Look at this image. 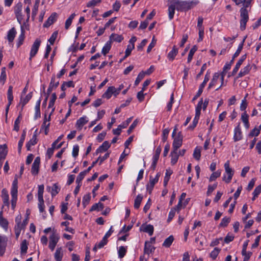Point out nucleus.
Here are the masks:
<instances>
[{
	"label": "nucleus",
	"mask_w": 261,
	"mask_h": 261,
	"mask_svg": "<svg viewBox=\"0 0 261 261\" xmlns=\"http://www.w3.org/2000/svg\"><path fill=\"white\" fill-rule=\"evenodd\" d=\"M140 230L148 233L151 236L153 234L154 228L151 224L142 225L140 227Z\"/></svg>",
	"instance_id": "dca6fc26"
},
{
	"label": "nucleus",
	"mask_w": 261,
	"mask_h": 261,
	"mask_svg": "<svg viewBox=\"0 0 261 261\" xmlns=\"http://www.w3.org/2000/svg\"><path fill=\"white\" fill-rule=\"evenodd\" d=\"M230 221L229 217H225L222 220L221 223L219 224V227H226Z\"/></svg>",
	"instance_id": "37998d69"
},
{
	"label": "nucleus",
	"mask_w": 261,
	"mask_h": 261,
	"mask_svg": "<svg viewBox=\"0 0 261 261\" xmlns=\"http://www.w3.org/2000/svg\"><path fill=\"white\" fill-rule=\"evenodd\" d=\"M7 153V145L6 144L0 145V159L5 160Z\"/></svg>",
	"instance_id": "bb28decb"
},
{
	"label": "nucleus",
	"mask_w": 261,
	"mask_h": 261,
	"mask_svg": "<svg viewBox=\"0 0 261 261\" xmlns=\"http://www.w3.org/2000/svg\"><path fill=\"white\" fill-rule=\"evenodd\" d=\"M144 76L145 73H144V71L140 72L136 79V81L135 82V85L137 86L141 81V80L144 78Z\"/></svg>",
	"instance_id": "13d9d810"
},
{
	"label": "nucleus",
	"mask_w": 261,
	"mask_h": 261,
	"mask_svg": "<svg viewBox=\"0 0 261 261\" xmlns=\"http://www.w3.org/2000/svg\"><path fill=\"white\" fill-rule=\"evenodd\" d=\"M178 53V49L176 46H174L172 49L168 53L167 57L170 61H173Z\"/></svg>",
	"instance_id": "a878e982"
},
{
	"label": "nucleus",
	"mask_w": 261,
	"mask_h": 261,
	"mask_svg": "<svg viewBox=\"0 0 261 261\" xmlns=\"http://www.w3.org/2000/svg\"><path fill=\"white\" fill-rule=\"evenodd\" d=\"M75 16V13H72L69 18L66 20L65 23V29L66 30H68L70 26L71 25L72 20Z\"/></svg>",
	"instance_id": "58836bf2"
},
{
	"label": "nucleus",
	"mask_w": 261,
	"mask_h": 261,
	"mask_svg": "<svg viewBox=\"0 0 261 261\" xmlns=\"http://www.w3.org/2000/svg\"><path fill=\"white\" fill-rule=\"evenodd\" d=\"M24 37H25L24 31L23 30L22 27H21V32L18 38V42H17V46L18 47H19L22 44L23 42L24 39Z\"/></svg>",
	"instance_id": "a18cd8bd"
},
{
	"label": "nucleus",
	"mask_w": 261,
	"mask_h": 261,
	"mask_svg": "<svg viewBox=\"0 0 261 261\" xmlns=\"http://www.w3.org/2000/svg\"><path fill=\"white\" fill-rule=\"evenodd\" d=\"M203 100L202 98L198 102L196 107L195 116L200 117V112L202 108Z\"/></svg>",
	"instance_id": "a19ab883"
},
{
	"label": "nucleus",
	"mask_w": 261,
	"mask_h": 261,
	"mask_svg": "<svg viewBox=\"0 0 261 261\" xmlns=\"http://www.w3.org/2000/svg\"><path fill=\"white\" fill-rule=\"evenodd\" d=\"M2 198L4 204L8 206L9 205V196L7 190L6 189H3L2 191Z\"/></svg>",
	"instance_id": "6ab92c4d"
},
{
	"label": "nucleus",
	"mask_w": 261,
	"mask_h": 261,
	"mask_svg": "<svg viewBox=\"0 0 261 261\" xmlns=\"http://www.w3.org/2000/svg\"><path fill=\"white\" fill-rule=\"evenodd\" d=\"M7 97L9 101V105L7 106L6 109V115L7 114L9 107L10 105L11 104L12 101L13 99V87L12 86H10L8 88V93H7Z\"/></svg>",
	"instance_id": "412c9836"
},
{
	"label": "nucleus",
	"mask_w": 261,
	"mask_h": 261,
	"mask_svg": "<svg viewBox=\"0 0 261 261\" xmlns=\"http://www.w3.org/2000/svg\"><path fill=\"white\" fill-rule=\"evenodd\" d=\"M41 42V40L37 38L35 40L34 42L33 43V44L31 47V51H30V53L29 60L30 61L32 60V58L35 57L36 56V55L37 54V53L39 50V47L40 46Z\"/></svg>",
	"instance_id": "423d86ee"
},
{
	"label": "nucleus",
	"mask_w": 261,
	"mask_h": 261,
	"mask_svg": "<svg viewBox=\"0 0 261 261\" xmlns=\"http://www.w3.org/2000/svg\"><path fill=\"white\" fill-rule=\"evenodd\" d=\"M28 243L26 240H23L21 242L20 247L21 254H25L27 253L28 248Z\"/></svg>",
	"instance_id": "ea45409f"
},
{
	"label": "nucleus",
	"mask_w": 261,
	"mask_h": 261,
	"mask_svg": "<svg viewBox=\"0 0 261 261\" xmlns=\"http://www.w3.org/2000/svg\"><path fill=\"white\" fill-rule=\"evenodd\" d=\"M21 115L19 114L14 122L13 129L16 132L19 130V124L21 119Z\"/></svg>",
	"instance_id": "de8ad7c7"
},
{
	"label": "nucleus",
	"mask_w": 261,
	"mask_h": 261,
	"mask_svg": "<svg viewBox=\"0 0 261 261\" xmlns=\"http://www.w3.org/2000/svg\"><path fill=\"white\" fill-rule=\"evenodd\" d=\"M8 239L6 236L0 235V255H3L5 252Z\"/></svg>",
	"instance_id": "9b49d317"
},
{
	"label": "nucleus",
	"mask_w": 261,
	"mask_h": 261,
	"mask_svg": "<svg viewBox=\"0 0 261 261\" xmlns=\"http://www.w3.org/2000/svg\"><path fill=\"white\" fill-rule=\"evenodd\" d=\"M219 76L220 74L218 73H215L214 74L213 79L208 85V89L212 88L214 85H216L218 79L219 78Z\"/></svg>",
	"instance_id": "473e14b6"
},
{
	"label": "nucleus",
	"mask_w": 261,
	"mask_h": 261,
	"mask_svg": "<svg viewBox=\"0 0 261 261\" xmlns=\"http://www.w3.org/2000/svg\"><path fill=\"white\" fill-rule=\"evenodd\" d=\"M38 7L39 5H38V2L37 3H35L33 9L32 10V18L34 20L37 14L38 10Z\"/></svg>",
	"instance_id": "bf43d9fd"
},
{
	"label": "nucleus",
	"mask_w": 261,
	"mask_h": 261,
	"mask_svg": "<svg viewBox=\"0 0 261 261\" xmlns=\"http://www.w3.org/2000/svg\"><path fill=\"white\" fill-rule=\"evenodd\" d=\"M248 115L246 113V112H244L241 115V120L244 123L245 127L246 129H248L249 128V123L248 121Z\"/></svg>",
	"instance_id": "c756f323"
},
{
	"label": "nucleus",
	"mask_w": 261,
	"mask_h": 261,
	"mask_svg": "<svg viewBox=\"0 0 261 261\" xmlns=\"http://www.w3.org/2000/svg\"><path fill=\"white\" fill-rule=\"evenodd\" d=\"M203 100L202 98L198 102L196 107L195 116L200 117V112L202 108Z\"/></svg>",
	"instance_id": "79ce46f5"
},
{
	"label": "nucleus",
	"mask_w": 261,
	"mask_h": 261,
	"mask_svg": "<svg viewBox=\"0 0 261 261\" xmlns=\"http://www.w3.org/2000/svg\"><path fill=\"white\" fill-rule=\"evenodd\" d=\"M197 50V47L196 45L193 46L190 49L188 57V63H190L192 61L193 55Z\"/></svg>",
	"instance_id": "c03bdc74"
},
{
	"label": "nucleus",
	"mask_w": 261,
	"mask_h": 261,
	"mask_svg": "<svg viewBox=\"0 0 261 261\" xmlns=\"http://www.w3.org/2000/svg\"><path fill=\"white\" fill-rule=\"evenodd\" d=\"M58 16V15L57 13H53L48 18L47 20L44 23L43 27L48 28L57 20Z\"/></svg>",
	"instance_id": "6e6552de"
},
{
	"label": "nucleus",
	"mask_w": 261,
	"mask_h": 261,
	"mask_svg": "<svg viewBox=\"0 0 261 261\" xmlns=\"http://www.w3.org/2000/svg\"><path fill=\"white\" fill-rule=\"evenodd\" d=\"M246 36H245L244 39H243L242 42L239 45V46L238 47V49L237 50H236V51L235 52V53L233 54V59H235L236 58H237L238 56H239V54H240L241 50H242L243 49V45H244V43L246 39Z\"/></svg>",
	"instance_id": "e433bc0d"
},
{
	"label": "nucleus",
	"mask_w": 261,
	"mask_h": 261,
	"mask_svg": "<svg viewBox=\"0 0 261 261\" xmlns=\"http://www.w3.org/2000/svg\"><path fill=\"white\" fill-rule=\"evenodd\" d=\"M101 2V0H91L87 4V7L93 8L97 6Z\"/></svg>",
	"instance_id": "09e8293b"
},
{
	"label": "nucleus",
	"mask_w": 261,
	"mask_h": 261,
	"mask_svg": "<svg viewBox=\"0 0 261 261\" xmlns=\"http://www.w3.org/2000/svg\"><path fill=\"white\" fill-rule=\"evenodd\" d=\"M47 190L50 192L52 197H54L60 192V187L58 183H55L51 188L49 186L47 187Z\"/></svg>",
	"instance_id": "f8f14e48"
},
{
	"label": "nucleus",
	"mask_w": 261,
	"mask_h": 261,
	"mask_svg": "<svg viewBox=\"0 0 261 261\" xmlns=\"http://www.w3.org/2000/svg\"><path fill=\"white\" fill-rule=\"evenodd\" d=\"M58 35V31H55L52 34L51 37L48 39V41L50 44H51V45L54 44L56 39H57Z\"/></svg>",
	"instance_id": "69168bd1"
},
{
	"label": "nucleus",
	"mask_w": 261,
	"mask_h": 261,
	"mask_svg": "<svg viewBox=\"0 0 261 261\" xmlns=\"http://www.w3.org/2000/svg\"><path fill=\"white\" fill-rule=\"evenodd\" d=\"M193 156L196 160H197L198 161H199L200 159V156H201L200 150L197 147L194 149V153H193Z\"/></svg>",
	"instance_id": "338daca9"
},
{
	"label": "nucleus",
	"mask_w": 261,
	"mask_h": 261,
	"mask_svg": "<svg viewBox=\"0 0 261 261\" xmlns=\"http://www.w3.org/2000/svg\"><path fill=\"white\" fill-rule=\"evenodd\" d=\"M63 256L62 248L61 247L57 248L55 253V258L56 261H61Z\"/></svg>",
	"instance_id": "cd10ccee"
},
{
	"label": "nucleus",
	"mask_w": 261,
	"mask_h": 261,
	"mask_svg": "<svg viewBox=\"0 0 261 261\" xmlns=\"http://www.w3.org/2000/svg\"><path fill=\"white\" fill-rule=\"evenodd\" d=\"M59 85V81L56 82L55 75H54L51 77L49 87L47 90V94L49 95L54 89H56Z\"/></svg>",
	"instance_id": "9d476101"
},
{
	"label": "nucleus",
	"mask_w": 261,
	"mask_h": 261,
	"mask_svg": "<svg viewBox=\"0 0 261 261\" xmlns=\"http://www.w3.org/2000/svg\"><path fill=\"white\" fill-rule=\"evenodd\" d=\"M224 167L225 168V174L223 175V180L228 184L231 180L234 171L230 167L229 162L228 161L224 164Z\"/></svg>",
	"instance_id": "7ed1b4c3"
},
{
	"label": "nucleus",
	"mask_w": 261,
	"mask_h": 261,
	"mask_svg": "<svg viewBox=\"0 0 261 261\" xmlns=\"http://www.w3.org/2000/svg\"><path fill=\"white\" fill-rule=\"evenodd\" d=\"M22 7V4L21 3H18L14 7V13L19 24L21 23L22 20L23 18L21 13Z\"/></svg>",
	"instance_id": "0eeeda50"
},
{
	"label": "nucleus",
	"mask_w": 261,
	"mask_h": 261,
	"mask_svg": "<svg viewBox=\"0 0 261 261\" xmlns=\"http://www.w3.org/2000/svg\"><path fill=\"white\" fill-rule=\"evenodd\" d=\"M160 176V174L159 173L156 174V175L154 178H153L151 176H150V178H149V184L151 185V186H154V185L158 182Z\"/></svg>",
	"instance_id": "603ef678"
},
{
	"label": "nucleus",
	"mask_w": 261,
	"mask_h": 261,
	"mask_svg": "<svg viewBox=\"0 0 261 261\" xmlns=\"http://www.w3.org/2000/svg\"><path fill=\"white\" fill-rule=\"evenodd\" d=\"M171 164L174 165L177 163L178 159L179 154L177 151L172 150L171 152Z\"/></svg>",
	"instance_id": "7c9ffc66"
},
{
	"label": "nucleus",
	"mask_w": 261,
	"mask_h": 261,
	"mask_svg": "<svg viewBox=\"0 0 261 261\" xmlns=\"http://www.w3.org/2000/svg\"><path fill=\"white\" fill-rule=\"evenodd\" d=\"M169 3H172L174 5L176 9L179 11H186L191 9V4L186 1L179 0H168Z\"/></svg>",
	"instance_id": "f257e3e1"
},
{
	"label": "nucleus",
	"mask_w": 261,
	"mask_h": 261,
	"mask_svg": "<svg viewBox=\"0 0 261 261\" xmlns=\"http://www.w3.org/2000/svg\"><path fill=\"white\" fill-rule=\"evenodd\" d=\"M174 241V237L173 236H170L169 237L166 238L163 243V246L168 248L169 247Z\"/></svg>",
	"instance_id": "4c0bfd02"
},
{
	"label": "nucleus",
	"mask_w": 261,
	"mask_h": 261,
	"mask_svg": "<svg viewBox=\"0 0 261 261\" xmlns=\"http://www.w3.org/2000/svg\"><path fill=\"white\" fill-rule=\"evenodd\" d=\"M6 68L5 67H3L2 69L1 74L0 76V83L2 84V85H4L6 80Z\"/></svg>",
	"instance_id": "49530a36"
},
{
	"label": "nucleus",
	"mask_w": 261,
	"mask_h": 261,
	"mask_svg": "<svg viewBox=\"0 0 261 261\" xmlns=\"http://www.w3.org/2000/svg\"><path fill=\"white\" fill-rule=\"evenodd\" d=\"M110 144L107 141L103 142L101 145H100L96 150V154H97L99 153H101L107 151L110 147Z\"/></svg>",
	"instance_id": "f3484780"
},
{
	"label": "nucleus",
	"mask_w": 261,
	"mask_h": 261,
	"mask_svg": "<svg viewBox=\"0 0 261 261\" xmlns=\"http://www.w3.org/2000/svg\"><path fill=\"white\" fill-rule=\"evenodd\" d=\"M221 175V172L219 171H217L216 172H213L209 179L210 181H212L215 180L217 178L219 177Z\"/></svg>",
	"instance_id": "0e129e2a"
},
{
	"label": "nucleus",
	"mask_w": 261,
	"mask_h": 261,
	"mask_svg": "<svg viewBox=\"0 0 261 261\" xmlns=\"http://www.w3.org/2000/svg\"><path fill=\"white\" fill-rule=\"evenodd\" d=\"M169 133V129L168 128L164 129L162 132V141L165 142L168 138V136Z\"/></svg>",
	"instance_id": "774afa93"
},
{
	"label": "nucleus",
	"mask_w": 261,
	"mask_h": 261,
	"mask_svg": "<svg viewBox=\"0 0 261 261\" xmlns=\"http://www.w3.org/2000/svg\"><path fill=\"white\" fill-rule=\"evenodd\" d=\"M90 199H91V196H90V193H88L84 196V197L83 198V202H82L84 207H85L87 206V205L88 204V203L90 202Z\"/></svg>",
	"instance_id": "8fccbe9b"
},
{
	"label": "nucleus",
	"mask_w": 261,
	"mask_h": 261,
	"mask_svg": "<svg viewBox=\"0 0 261 261\" xmlns=\"http://www.w3.org/2000/svg\"><path fill=\"white\" fill-rule=\"evenodd\" d=\"M118 253L119 257L122 258L126 254V249L124 246H120L118 249Z\"/></svg>",
	"instance_id": "3c124183"
},
{
	"label": "nucleus",
	"mask_w": 261,
	"mask_h": 261,
	"mask_svg": "<svg viewBox=\"0 0 261 261\" xmlns=\"http://www.w3.org/2000/svg\"><path fill=\"white\" fill-rule=\"evenodd\" d=\"M123 40V37L121 35L112 33L109 37V41L112 43L113 41L121 42Z\"/></svg>",
	"instance_id": "aec40b11"
},
{
	"label": "nucleus",
	"mask_w": 261,
	"mask_h": 261,
	"mask_svg": "<svg viewBox=\"0 0 261 261\" xmlns=\"http://www.w3.org/2000/svg\"><path fill=\"white\" fill-rule=\"evenodd\" d=\"M0 226L7 230L8 226V221L5 218L0 219Z\"/></svg>",
	"instance_id": "052dcab7"
},
{
	"label": "nucleus",
	"mask_w": 261,
	"mask_h": 261,
	"mask_svg": "<svg viewBox=\"0 0 261 261\" xmlns=\"http://www.w3.org/2000/svg\"><path fill=\"white\" fill-rule=\"evenodd\" d=\"M25 133L24 132L23 134L21 135V138L20 140L19 141L18 144V150L20 152L21 151L22 146L23 145L24 141L25 140Z\"/></svg>",
	"instance_id": "680f3d73"
},
{
	"label": "nucleus",
	"mask_w": 261,
	"mask_h": 261,
	"mask_svg": "<svg viewBox=\"0 0 261 261\" xmlns=\"http://www.w3.org/2000/svg\"><path fill=\"white\" fill-rule=\"evenodd\" d=\"M40 163V158L37 156L35 158L31 169V172L33 175H37L38 174L39 165Z\"/></svg>",
	"instance_id": "1a4fd4ad"
},
{
	"label": "nucleus",
	"mask_w": 261,
	"mask_h": 261,
	"mask_svg": "<svg viewBox=\"0 0 261 261\" xmlns=\"http://www.w3.org/2000/svg\"><path fill=\"white\" fill-rule=\"evenodd\" d=\"M103 208V204L99 202L98 203H95L91 206V208L90 209V212H92L94 211H100L102 210Z\"/></svg>",
	"instance_id": "2f4dec72"
},
{
	"label": "nucleus",
	"mask_w": 261,
	"mask_h": 261,
	"mask_svg": "<svg viewBox=\"0 0 261 261\" xmlns=\"http://www.w3.org/2000/svg\"><path fill=\"white\" fill-rule=\"evenodd\" d=\"M16 33H17L16 31L15 28H14V27L11 28L8 32L7 35V39L10 43H12L13 41V40L15 37V36L16 35Z\"/></svg>",
	"instance_id": "a211bd4d"
},
{
	"label": "nucleus",
	"mask_w": 261,
	"mask_h": 261,
	"mask_svg": "<svg viewBox=\"0 0 261 261\" xmlns=\"http://www.w3.org/2000/svg\"><path fill=\"white\" fill-rule=\"evenodd\" d=\"M41 98H40L39 100L36 102V106H35V114L34 116V119H37V118L40 117L41 114H40V103H41Z\"/></svg>",
	"instance_id": "393cba45"
},
{
	"label": "nucleus",
	"mask_w": 261,
	"mask_h": 261,
	"mask_svg": "<svg viewBox=\"0 0 261 261\" xmlns=\"http://www.w3.org/2000/svg\"><path fill=\"white\" fill-rule=\"evenodd\" d=\"M32 92L29 93L23 98L22 97V96L21 97L19 105H21V111H22L24 106L29 101V100L32 98Z\"/></svg>",
	"instance_id": "4be33fe9"
},
{
	"label": "nucleus",
	"mask_w": 261,
	"mask_h": 261,
	"mask_svg": "<svg viewBox=\"0 0 261 261\" xmlns=\"http://www.w3.org/2000/svg\"><path fill=\"white\" fill-rule=\"evenodd\" d=\"M170 5L168 7V16L170 20H171L173 18L174 15L175 13V10L176 9L174 5H173L172 3H169Z\"/></svg>",
	"instance_id": "c85d7f7f"
},
{
	"label": "nucleus",
	"mask_w": 261,
	"mask_h": 261,
	"mask_svg": "<svg viewBox=\"0 0 261 261\" xmlns=\"http://www.w3.org/2000/svg\"><path fill=\"white\" fill-rule=\"evenodd\" d=\"M240 29L244 31L246 29V25L249 20L248 12L246 8H242L240 9Z\"/></svg>",
	"instance_id": "20e7f679"
},
{
	"label": "nucleus",
	"mask_w": 261,
	"mask_h": 261,
	"mask_svg": "<svg viewBox=\"0 0 261 261\" xmlns=\"http://www.w3.org/2000/svg\"><path fill=\"white\" fill-rule=\"evenodd\" d=\"M155 247H153L150 243L146 242L144 245V253L149 254L154 252Z\"/></svg>",
	"instance_id": "5701e85b"
},
{
	"label": "nucleus",
	"mask_w": 261,
	"mask_h": 261,
	"mask_svg": "<svg viewBox=\"0 0 261 261\" xmlns=\"http://www.w3.org/2000/svg\"><path fill=\"white\" fill-rule=\"evenodd\" d=\"M18 180L16 178L13 181L11 189V206L12 208L14 210L16 205L17 200V193H18Z\"/></svg>",
	"instance_id": "f03ea898"
},
{
	"label": "nucleus",
	"mask_w": 261,
	"mask_h": 261,
	"mask_svg": "<svg viewBox=\"0 0 261 261\" xmlns=\"http://www.w3.org/2000/svg\"><path fill=\"white\" fill-rule=\"evenodd\" d=\"M87 174L86 172H85V171L81 172L79 175L77 176V178L76 179V182L77 184H81V182L82 180L84 179V177L85 176L86 174Z\"/></svg>",
	"instance_id": "6e6d98bb"
},
{
	"label": "nucleus",
	"mask_w": 261,
	"mask_h": 261,
	"mask_svg": "<svg viewBox=\"0 0 261 261\" xmlns=\"http://www.w3.org/2000/svg\"><path fill=\"white\" fill-rule=\"evenodd\" d=\"M135 45H128L127 46V48L125 52V56L123 59L126 58V57H128L132 51V50L134 48Z\"/></svg>",
	"instance_id": "4d7b16f0"
},
{
	"label": "nucleus",
	"mask_w": 261,
	"mask_h": 261,
	"mask_svg": "<svg viewBox=\"0 0 261 261\" xmlns=\"http://www.w3.org/2000/svg\"><path fill=\"white\" fill-rule=\"evenodd\" d=\"M114 86L109 87L107 91L102 94V97L108 99H110L113 94L114 95Z\"/></svg>",
	"instance_id": "b1692460"
},
{
	"label": "nucleus",
	"mask_w": 261,
	"mask_h": 261,
	"mask_svg": "<svg viewBox=\"0 0 261 261\" xmlns=\"http://www.w3.org/2000/svg\"><path fill=\"white\" fill-rule=\"evenodd\" d=\"M112 43L111 41H107L104 46L102 47L101 53L103 55H106L111 49Z\"/></svg>",
	"instance_id": "72a5a7b5"
},
{
	"label": "nucleus",
	"mask_w": 261,
	"mask_h": 261,
	"mask_svg": "<svg viewBox=\"0 0 261 261\" xmlns=\"http://www.w3.org/2000/svg\"><path fill=\"white\" fill-rule=\"evenodd\" d=\"M220 252V249L218 248H215L211 252L210 256L213 259H215L218 255Z\"/></svg>",
	"instance_id": "e2e57ef3"
},
{
	"label": "nucleus",
	"mask_w": 261,
	"mask_h": 261,
	"mask_svg": "<svg viewBox=\"0 0 261 261\" xmlns=\"http://www.w3.org/2000/svg\"><path fill=\"white\" fill-rule=\"evenodd\" d=\"M242 139V134L240 124L234 129L233 140L234 142L241 140Z\"/></svg>",
	"instance_id": "ddd939ff"
},
{
	"label": "nucleus",
	"mask_w": 261,
	"mask_h": 261,
	"mask_svg": "<svg viewBox=\"0 0 261 261\" xmlns=\"http://www.w3.org/2000/svg\"><path fill=\"white\" fill-rule=\"evenodd\" d=\"M49 239L48 247L51 251H53L60 239L59 234L57 232L56 230L53 229L52 233Z\"/></svg>",
	"instance_id": "39448f33"
},
{
	"label": "nucleus",
	"mask_w": 261,
	"mask_h": 261,
	"mask_svg": "<svg viewBox=\"0 0 261 261\" xmlns=\"http://www.w3.org/2000/svg\"><path fill=\"white\" fill-rule=\"evenodd\" d=\"M88 122L86 116H83L78 119L76 122L75 126L76 128L80 130L82 129L83 126Z\"/></svg>",
	"instance_id": "4468645a"
},
{
	"label": "nucleus",
	"mask_w": 261,
	"mask_h": 261,
	"mask_svg": "<svg viewBox=\"0 0 261 261\" xmlns=\"http://www.w3.org/2000/svg\"><path fill=\"white\" fill-rule=\"evenodd\" d=\"M143 199V196L141 194H138L135 199L134 208L138 209L140 206L141 203Z\"/></svg>",
	"instance_id": "f704fd0d"
},
{
	"label": "nucleus",
	"mask_w": 261,
	"mask_h": 261,
	"mask_svg": "<svg viewBox=\"0 0 261 261\" xmlns=\"http://www.w3.org/2000/svg\"><path fill=\"white\" fill-rule=\"evenodd\" d=\"M44 185H41L38 186V199H43Z\"/></svg>",
	"instance_id": "864d4df0"
},
{
	"label": "nucleus",
	"mask_w": 261,
	"mask_h": 261,
	"mask_svg": "<svg viewBox=\"0 0 261 261\" xmlns=\"http://www.w3.org/2000/svg\"><path fill=\"white\" fill-rule=\"evenodd\" d=\"M182 142V136H177L175 137L173 142V150L177 151L178 149L181 146Z\"/></svg>",
	"instance_id": "2eb2a0df"
},
{
	"label": "nucleus",
	"mask_w": 261,
	"mask_h": 261,
	"mask_svg": "<svg viewBox=\"0 0 261 261\" xmlns=\"http://www.w3.org/2000/svg\"><path fill=\"white\" fill-rule=\"evenodd\" d=\"M56 99H57V96H56V93H53L51 95L50 99L49 100V102L48 108H53V109L54 108L53 107H54V104H55Z\"/></svg>",
	"instance_id": "5fc2aeb1"
},
{
	"label": "nucleus",
	"mask_w": 261,
	"mask_h": 261,
	"mask_svg": "<svg viewBox=\"0 0 261 261\" xmlns=\"http://www.w3.org/2000/svg\"><path fill=\"white\" fill-rule=\"evenodd\" d=\"M37 143V136L36 134L33 136L32 138L27 143L26 147L28 150H30L32 146L35 145Z\"/></svg>",
	"instance_id": "c9c22d12"
}]
</instances>
